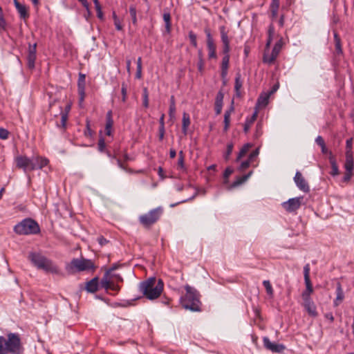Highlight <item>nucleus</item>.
Instances as JSON below:
<instances>
[{
    "label": "nucleus",
    "instance_id": "nucleus-33",
    "mask_svg": "<svg viewBox=\"0 0 354 354\" xmlns=\"http://www.w3.org/2000/svg\"><path fill=\"white\" fill-rule=\"evenodd\" d=\"M242 85H243V83H242V81L241 79V74L237 73L236 75L235 84H234V89L236 91L237 95H239V91H240L241 88L242 87Z\"/></svg>",
    "mask_w": 354,
    "mask_h": 354
},
{
    "label": "nucleus",
    "instance_id": "nucleus-17",
    "mask_svg": "<svg viewBox=\"0 0 354 354\" xmlns=\"http://www.w3.org/2000/svg\"><path fill=\"white\" fill-rule=\"evenodd\" d=\"M344 167L346 171L353 173L354 169V162L352 151H346V160Z\"/></svg>",
    "mask_w": 354,
    "mask_h": 354
},
{
    "label": "nucleus",
    "instance_id": "nucleus-39",
    "mask_svg": "<svg viewBox=\"0 0 354 354\" xmlns=\"http://www.w3.org/2000/svg\"><path fill=\"white\" fill-rule=\"evenodd\" d=\"M263 285L264 288H266V292L268 295L272 296L273 295V289L272 287V285L268 280H264L263 281Z\"/></svg>",
    "mask_w": 354,
    "mask_h": 354
},
{
    "label": "nucleus",
    "instance_id": "nucleus-20",
    "mask_svg": "<svg viewBox=\"0 0 354 354\" xmlns=\"http://www.w3.org/2000/svg\"><path fill=\"white\" fill-rule=\"evenodd\" d=\"M99 281L97 277H94L86 283V290L88 292L94 293L98 289Z\"/></svg>",
    "mask_w": 354,
    "mask_h": 354
},
{
    "label": "nucleus",
    "instance_id": "nucleus-61",
    "mask_svg": "<svg viewBox=\"0 0 354 354\" xmlns=\"http://www.w3.org/2000/svg\"><path fill=\"white\" fill-rule=\"evenodd\" d=\"M279 88V84L277 83L275 84L271 88V90L268 92L270 95L273 93H274Z\"/></svg>",
    "mask_w": 354,
    "mask_h": 354
},
{
    "label": "nucleus",
    "instance_id": "nucleus-52",
    "mask_svg": "<svg viewBox=\"0 0 354 354\" xmlns=\"http://www.w3.org/2000/svg\"><path fill=\"white\" fill-rule=\"evenodd\" d=\"M176 113V104H170L169 109V115L170 118H174Z\"/></svg>",
    "mask_w": 354,
    "mask_h": 354
},
{
    "label": "nucleus",
    "instance_id": "nucleus-15",
    "mask_svg": "<svg viewBox=\"0 0 354 354\" xmlns=\"http://www.w3.org/2000/svg\"><path fill=\"white\" fill-rule=\"evenodd\" d=\"M30 158L32 169H39L47 165L48 160L41 156H32Z\"/></svg>",
    "mask_w": 354,
    "mask_h": 354
},
{
    "label": "nucleus",
    "instance_id": "nucleus-4",
    "mask_svg": "<svg viewBox=\"0 0 354 354\" xmlns=\"http://www.w3.org/2000/svg\"><path fill=\"white\" fill-rule=\"evenodd\" d=\"M185 289L186 294L181 297L180 299L182 306L193 312L201 311V303L197 291L189 285H186Z\"/></svg>",
    "mask_w": 354,
    "mask_h": 354
},
{
    "label": "nucleus",
    "instance_id": "nucleus-64",
    "mask_svg": "<svg viewBox=\"0 0 354 354\" xmlns=\"http://www.w3.org/2000/svg\"><path fill=\"white\" fill-rule=\"evenodd\" d=\"M6 26H7V23H6L4 17L0 18V28L3 30H6Z\"/></svg>",
    "mask_w": 354,
    "mask_h": 354
},
{
    "label": "nucleus",
    "instance_id": "nucleus-41",
    "mask_svg": "<svg viewBox=\"0 0 354 354\" xmlns=\"http://www.w3.org/2000/svg\"><path fill=\"white\" fill-rule=\"evenodd\" d=\"M262 128H263L262 124L261 122H258L256 125V130H255V133L254 135L255 138H258L262 135V133H263Z\"/></svg>",
    "mask_w": 354,
    "mask_h": 354
},
{
    "label": "nucleus",
    "instance_id": "nucleus-60",
    "mask_svg": "<svg viewBox=\"0 0 354 354\" xmlns=\"http://www.w3.org/2000/svg\"><path fill=\"white\" fill-rule=\"evenodd\" d=\"M97 241L101 246H103L108 243V241L102 236L97 238Z\"/></svg>",
    "mask_w": 354,
    "mask_h": 354
},
{
    "label": "nucleus",
    "instance_id": "nucleus-25",
    "mask_svg": "<svg viewBox=\"0 0 354 354\" xmlns=\"http://www.w3.org/2000/svg\"><path fill=\"white\" fill-rule=\"evenodd\" d=\"M219 31L221 34V39L223 43V44H230V40L228 37V33L226 30V28L224 26H221L219 27Z\"/></svg>",
    "mask_w": 354,
    "mask_h": 354
},
{
    "label": "nucleus",
    "instance_id": "nucleus-3",
    "mask_svg": "<svg viewBox=\"0 0 354 354\" xmlns=\"http://www.w3.org/2000/svg\"><path fill=\"white\" fill-rule=\"evenodd\" d=\"M164 283L161 279L151 277L140 283V291L149 299L158 298L163 290Z\"/></svg>",
    "mask_w": 354,
    "mask_h": 354
},
{
    "label": "nucleus",
    "instance_id": "nucleus-24",
    "mask_svg": "<svg viewBox=\"0 0 354 354\" xmlns=\"http://www.w3.org/2000/svg\"><path fill=\"white\" fill-rule=\"evenodd\" d=\"M191 121L189 114L184 112L183 114V119H182V131L183 133L186 135L187 133V129L189 126L190 125Z\"/></svg>",
    "mask_w": 354,
    "mask_h": 354
},
{
    "label": "nucleus",
    "instance_id": "nucleus-29",
    "mask_svg": "<svg viewBox=\"0 0 354 354\" xmlns=\"http://www.w3.org/2000/svg\"><path fill=\"white\" fill-rule=\"evenodd\" d=\"M162 17H163V20H164L165 24L166 31L168 33H169L170 31H171V26L170 13L169 12H164Z\"/></svg>",
    "mask_w": 354,
    "mask_h": 354
},
{
    "label": "nucleus",
    "instance_id": "nucleus-13",
    "mask_svg": "<svg viewBox=\"0 0 354 354\" xmlns=\"http://www.w3.org/2000/svg\"><path fill=\"white\" fill-rule=\"evenodd\" d=\"M37 58V44L31 45L29 44L28 55H27V65L30 69L35 68V60Z\"/></svg>",
    "mask_w": 354,
    "mask_h": 354
},
{
    "label": "nucleus",
    "instance_id": "nucleus-32",
    "mask_svg": "<svg viewBox=\"0 0 354 354\" xmlns=\"http://www.w3.org/2000/svg\"><path fill=\"white\" fill-rule=\"evenodd\" d=\"M207 48L208 50V58L216 59L217 57L216 53V45L215 44H207Z\"/></svg>",
    "mask_w": 354,
    "mask_h": 354
},
{
    "label": "nucleus",
    "instance_id": "nucleus-18",
    "mask_svg": "<svg viewBox=\"0 0 354 354\" xmlns=\"http://www.w3.org/2000/svg\"><path fill=\"white\" fill-rule=\"evenodd\" d=\"M113 125V120L112 118V111H109L106 115V125H105V133L110 136H111V129Z\"/></svg>",
    "mask_w": 354,
    "mask_h": 354
},
{
    "label": "nucleus",
    "instance_id": "nucleus-1",
    "mask_svg": "<svg viewBox=\"0 0 354 354\" xmlns=\"http://www.w3.org/2000/svg\"><path fill=\"white\" fill-rule=\"evenodd\" d=\"M24 351L19 333H8L6 337L0 335V354H23Z\"/></svg>",
    "mask_w": 354,
    "mask_h": 354
},
{
    "label": "nucleus",
    "instance_id": "nucleus-34",
    "mask_svg": "<svg viewBox=\"0 0 354 354\" xmlns=\"http://www.w3.org/2000/svg\"><path fill=\"white\" fill-rule=\"evenodd\" d=\"M234 149V144L232 142H229L227 145L226 151L223 155L224 159L227 161L230 159V156L232 153Z\"/></svg>",
    "mask_w": 354,
    "mask_h": 354
},
{
    "label": "nucleus",
    "instance_id": "nucleus-7",
    "mask_svg": "<svg viewBox=\"0 0 354 354\" xmlns=\"http://www.w3.org/2000/svg\"><path fill=\"white\" fill-rule=\"evenodd\" d=\"M162 212V207L154 208L147 213L140 215L138 221L144 227L149 228L160 219Z\"/></svg>",
    "mask_w": 354,
    "mask_h": 354
},
{
    "label": "nucleus",
    "instance_id": "nucleus-6",
    "mask_svg": "<svg viewBox=\"0 0 354 354\" xmlns=\"http://www.w3.org/2000/svg\"><path fill=\"white\" fill-rule=\"evenodd\" d=\"M66 270L73 274L76 272H82L89 270H94L95 266L91 259H73L70 263L66 265Z\"/></svg>",
    "mask_w": 354,
    "mask_h": 354
},
{
    "label": "nucleus",
    "instance_id": "nucleus-37",
    "mask_svg": "<svg viewBox=\"0 0 354 354\" xmlns=\"http://www.w3.org/2000/svg\"><path fill=\"white\" fill-rule=\"evenodd\" d=\"M129 13L133 24L136 25L137 24V11L134 6L132 5L129 7Z\"/></svg>",
    "mask_w": 354,
    "mask_h": 354
},
{
    "label": "nucleus",
    "instance_id": "nucleus-49",
    "mask_svg": "<svg viewBox=\"0 0 354 354\" xmlns=\"http://www.w3.org/2000/svg\"><path fill=\"white\" fill-rule=\"evenodd\" d=\"M230 118L227 117V115H224V128L223 131L226 132L230 127Z\"/></svg>",
    "mask_w": 354,
    "mask_h": 354
},
{
    "label": "nucleus",
    "instance_id": "nucleus-36",
    "mask_svg": "<svg viewBox=\"0 0 354 354\" xmlns=\"http://www.w3.org/2000/svg\"><path fill=\"white\" fill-rule=\"evenodd\" d=\"M60 115H61L60 124H57V126L59 128H62L63 129H65L66 127V122L68 120V115H67V113H60Z\"/></svg>",
    "mask_w": 354,
    "mask_h": 354
},
{
    "label": "nucleus",
    "instance_id": "nucleus-31",
    "mask_svg": "<svg viewBox=\"0 0 354 354\" xmlns=\"http://www.w3.org/2000/svg\"><path fill=\"white\" fill-rule=\"evenodd\" d=\"M274 35V28L273 25L271 24V25H270V26L268 28V39H267V42L266 44V48L267 49L269 48V47L271 44Z\"/></svg>",
    "mask_w": 354,
    "mask_h": 354
},
{
    "label": "nucleus",
    "instance_id": "nucleus-21",
    "mask_svg": "<svg viewBox=\"0 0 354 354\" xmlns=\"http://www.w3.org/2000/svg\"><path fill=\"white\" fill-rule=\"evenodd\" d=\"M306 290L303 291L301 297L303 301L312 299L310 295L313 292V286L310 281H305Z\"/></svg>",
    "mask_w": 354,
    "mask_h": 354
},
{
    "label": "nucleus",
    "instance_id": "nucleus-51",
    "mask_svg": "<svg viewBox=\"0 0 354 354\" xmlns=\"http://www.w3.org/2000/svg\"><path fill=\"white\" fill-rule=\"evenodd\" d=\"M259 148H257V149H256L254 151H253L250 154L248 159H249L251 162H252V161L254 160V158H257V156L259 155Z\"/></svg>",
    "mask_w": 354,
    "mask_h": 354
},
{
    "label": "nucleus",
    "instance_id": "nucleus-28",
    "mask_svg": "<svg viewBox=\"0 0 354 354\" xmlns=\"http://www.w3.org/2000/svg\"><path fill=\"white\" fill-rule=\"evenodd\" d=\"M111 282L110 280H109V272H105L103 277L102 278L101 281H100V285L102 286V288L106 289V290H109V288H110V286H111Z\"/></svg>",
    "mask_w": 354,
    "mask_h": 354
},
{
    "label": "nucleus",
    "instance_id": "nucleus-47",
    "mask_svg": "<svg viewBox=\"0 0 354 354\" xmlns=\"http://www.w3.org/2000/svg\"><path fill=\"white\" fill-rule=\"evenodd\" d=\"M352 176H353L352 172L346 171L344 177L342 179L341 183H348L350 181Z\"/></svg>",
    "mask_w": 354,
    "mask_h": 354
},
{
    "label": "nucleus",
    "instance_id": "nucleus-56",
    "mask_svg": "<svg viewBox=\"0 0 354 354\" xmlns=\"http://www.w3.org/2000/svg\"><path fill=\"white\" fill-rule=\"evenodd\" d=\"M178 165L179 166H180L181 167H183L184 166V157H183V153L182 151H180L179 152V158H178Z\"/></svg>",
    "mask_w": 354,
    "mask_h": 354
},
{
    "label": "nucleus",
    "instance_id": "nucleus-44",
    "mask_svg": "<svg viewBox=\"0 0 354 354\" xmlns=\"http://www.w3.org/2000/svg\"><path fill=\"white\" fill-rule=\"evenodd\" d=\"M250 162L251 161L249 159L243 161L239 167V170L241 171H244L245 169L250 167Z\"/></svg>",
    "mask_w": 354,
    "mask_h": 354
},
{
    "label": "nucleus",
    "instance_id": "nucleus-46",
    "mask_svg": "<svg viewBox=\"0 0 354 354\" xmlns=\"http://www.w3.org/2000/svg\"><path fill=\"white\" fill-rule=\"evenodd\" d=\"M9 131L2 127H0V139L6 140L8 138Z\"/></svg>",
    "mask_w": 354,
    "mask_h": 354
},
{
    "label": "nucleus",
    "instance_id": "nucleus-62",
    "mask_svg": "<svg viewBox=\"0 0 354 354\" xmlns=\"http://www.w3.org/2000/svg\"><path fill=\"white\" fill-rule=\"evenodd\" d=\"M279 0H272L270 8H279Z\"/></svg>",
    "mask_w": 354,
    "mask_h": 354
},
{
    "label": "nucleus",
    "instance_id": "nucleus-35",
    "mask_svg": "<svg viewBox=\"0 0 354 354\" xmlns=\"http://www.w3.org/2000/svg\"><path fill=\"white\" fill-rule=\"evenodd\" d=\"M78 94L80 96L79 102L81 104L83 102L85 97V86L84 82L80 84V86L78 88Z\"/></svg>",
    "mask_w": 354,
    "mask_h": 354
},
{
    "label": "nucleus",
    "instance_id": "nucleus-55",
    "mask_svg": "<svg viewBox=\"0 0 354 354\" xmlns=\"http://www.w3.org/2000/svg\"><path fill=\"white\" fill-rule=\"evenodd\" d=\"M270 12H271L272 20H274L277 17L279 8H270Z\"/></svg>",
    "mask_w": 354,
    "mask_h": 354
},
{
    "label": "nucleus",
    "instance_id": "nucleus-53",
    "mask_svg": "<svg viewBox=\"0 0 354 354\" xmlns=\"http://www.w3.org/2000/svg\"><path fill=\"white\" fill-rule=\"evenodd\" d=\"M233 173V169L231 167H227L223 173L225 179H227L229 176Z\"/></svg>",
    "mask_w": 354,
    "mask_h": 354
},
{
    "label": "nucleus",
    "instance_id": "nucleus-30",
    "mask_svg": "<svg viewBox=\"0 0 354 354\" xmlns=\"http://www.w3.org/2000/svg\"><path fill=\"white\" fill-rule=\"evenodd\" d=\"M251 147H252V145L250 143L245 144L242 147V148L240 149V151L238 153V156L236 157V161L239 162L241 160V158L242 157H243L247 153V152L248 151V150L250 149V148Z\"/></svg>",
    "mask_w": 354,
    "mask_h": 354
},
{
    "label": "nucleus",
    "instance_id": "nucleus-23",
    "mask_svg": "<svg viewBox=\"0 0 354 354\" xmlns=\"http://www.w3.org/2000/svg\"><path fill=\"white\" fill-rule=\"evenodd\" d=\"M15 8H17L18 12L19 13L20 17L22 19H26L28 17V15L27 12V10L25 6L21 4L17 0L14 1Z\"/></svg>",
    "mask_w": 354,
    "mask_h": 354
},
{
    "label": "nucleus",
    "instance_id": "nucleus-54",
    "mask_svg": "<svg viewBox=\"0 0 354 354\" xmlns=\"http://www.w3.org/2000/svg\"><path fill=\"white\" fill-rule=\"evenodd\" d=\"M109 290H111L117 293L120 291V287L119 285L115 284L113 282H111V286H110Z\"/></svg>",
    "mask_w": 354,
    "mask_h": 354
},
{
    "label": "nucleus",
    "instance_id": "nucleus-59",
    "mask_svg": "<svg viewBox=\"0 0 354 354\" xmlns=\"http://www.w3.org/2000/svg\"><path fill=\"white\" fill-rule=\"evenodd\" d=\"M198 69L200 72H202L204 68V61L203 59L201 57L200 60H198Z\"/></svg>",
    "mask_w": 354,
    "mask_h": 354
},
{
    "label": "nucleus",
    "instance_id": "nucleus-19",
    "mask_svg": "<svg viewBox=\"0 0 354 354\" xmlns=\"http://www.w3.org/2000/svg\"><path fill=\"white\" fill-rule=\"evenodd\" d=\"M344 298V293L342 286L339 283H337L336 287V298L333 301L335 306H338Z\"/></svg>",
    "mask_w": 354,
    "mask_h": 354
},
{
    "label": "nucleus",
    "instance_id": "nucleus-2",
    "mask_svg": "<svg viewBox=\"0 0 354 354\" xmlns=\"http://www.w3.org/2000/svg\"><path fill=\"white\" fill-rule=\"evenodd\" d=\"M28 259L38 270H42L46 273L62 274L59 266L51 259L47 258L40 252H30Z\"/></svg>",
    "mask_w": 354,
    "mask_h": 354
},
{
    "label": "nucleus",
    "instance_id": "nucleus-8",
    "mask_svg": "<svg viewBox=\"0 0 354 354\" xmlns=\"http://www.w3.org/2000/svg\"><path fill=\"white\" fill-rule=\"evenodd\" d=\"M230 44H223V54L224 55L221 64V76L223 80V84L226 83L227 75L228 73L229 63H230Z\"/></svg>",
    "mask_w": 354,
    "mask_h": 354
},
{
    "label": "nucleus",
    "instance_id": "nucleus-63",
    "mask_svg": "<svg viewBox=\"0 0 354 354\" xmlns=\"http://www.w3.org/2000/svg\"><path fill=\"white\" fill-rule=\"evenodd\" d=\"M335 50L338 54L342 53V49L341 46V41H337L335 43Z\"/></svg>",
    "mask_w": 354,
    "mask_h": 354
},
{
    "label": "nucleus",
    "instance_id": "nucleus-5",
    "mask_svg": "<svg viewBox=\"0 0 354 354\" xmlns=\"http://www.w3.org/2000/svg\"><path fill=\"white\" fill-rule=\"evenodd\" d=\"M14 232L19 235L37 234L40 232V228L33 219L25 218L15 225Z\"/></svg>",
    "mask_w": 354,
    "mask_h": 354
},
{
    "label": "nucleus",
    "instance_id": "nucleus-45",
    "mask_svg": "<svg viewBox=\"0 0 354 354\" xmlns=\"http://www.w3.org/2000/svg\"><path fill=\"white\" fill-rule=\"evenodd\" d=\"M97 147H98V150L100 152H103L104 151L105 147H106V144H105L104 139L103 138H100L99 139L98 143H97Z\"/></svg>",
    "mask_w": 354,
    "mask_h": 354
},
{
    "label": "nucleus",
    "instance_id": "nucleus-43",
    "mask_svg": "<svg viewBox=\"0 0 354 354\" xmlns=\"http://www.w3.org/2000/svg\"><path fill=\"white\" fill-rule=\"evenodd\" d=\"M189 38L192 45L193 46H194L195 48H196L197 47L196 35L192 31H190L189 32Z\"/></svg>",
    "mask_w": 354,
    "mask_h": 354
},
{
    "label": "nucleus",
    "instance_id": "nucleus-10",
    "mask_svg": "<svg viewBox=\"0 0 354 354\" xmlns=\"http://www.w3.org/2000/svg\"><path fill=\"white\" fill-rule=\"evenodd\" d=\"M303 198V196L292 198L287 201L283 202L281 205L287 212H292L300 207Z\"/></svg>",
    "mask_w": 354,
    "mask_h": 354
},
{
    "label": "nucleus",
    "instance_id": "nucleus-57",
    "mask_svg": "<svg viewBox=\"0 0 354 354\" xmlns=\"http://www.w3.org/2000/svg\"><path fill=\"white\" fill-rule=\"evenodd\" d=\"M315 142L317 143V145H319V147H322L323 145H325V142L323 139V138L321 136H318L316 138H315Z\"/></svg>",
    "mask_w": 354,
    "mask_h": 354
},
{
    "label": "nucleus",
    "instance_id": "nucleus-16",
    "mask_svg": "<svg viewBox=\"0 0 354 354\" xmlns=\"http://www.w3.org/2000/svg\"><path fill=\"white\" fill-rule=\"evenodd\" d=\"M303 306L310 316L313 317L317 316V307L312 299L303 301Z\"/></svg>",
    "mask_w": 354,
    "mask_h": 354
},
{
    "label": "nucleus",
    "instance_id": "nucleus-22",
    "mask_svg": "<svg viewBox=\"0 0 354 354\" xmlns=\"http://www.w3.org/2000/svg\"><path fill=\"white\" fill-rule=\"evenodd\" d=\"M257 117V111H254L250 118H247L244 123L243 131L246 133L249 131L252 124L256 120Z\"/></svg>",
    "mask_w": 354,
    "mask_h": 354
},
{
    "label": "nucleus",
    "instance_id": "nucleus-14",
    "mask_svg": "<svg viewBox=\"0 0 354 354\" xmlns=\"http://www.w3.org/2000/svg\"><path fill=\"white\" fill-rule=\"evenodd\" d=\"M294 181L297 187L304 192H308L310 187L300 171H297L294 177Z\"/></svg>",
    "mask_w": 354,
    "mask_h": 354
},
{
    "label": "nucleus",
    "instance_id": "nucleus-9",
    "mask_svg": "<svg viewBox=\"0 0 354 354\" xmlns=\"http://www.w3.org/2000/svg\"><path fill=\"white\" fill-rule=\"evenodd\" d=\"M283 46V41L281 38L276 42L271 53H269L268 49L266 48L265 52L263 56V62L268 64H272L274 62L277 57H278Z\"/></svg>",
    "mask_w": 354,
    "mask_h": 354
},
{
    "label": "nucleus",
    "instance_id": "nucleus-38",
    "mask_svg": "<svg viewBox=\"0 0 354 354\" xmlns=\"http://www.w3.org/2000/svg\"><path fill=\"white\" fill-rule=\"evenodd\" d=\"M142 105L145 108L149 107V93L147 88H143L142 92Z\"/></svg>",
    "mask_w": 354,
    "mask_h": 354
},
{
    "label": "nucleus",
    "instance_id": "nucleus-12",
    "mask_svg": "<svg viewBox=\"0 0 354 354\" xmlns=\"http://www.w3.org/2000/svg\"><path fill=\"white\" fill-rule=\"evenodd\" d=\"M263 342L264 347L272 353H281L286 348L285 346L282 344L270 342L268 337L263 338Z\"/></svg>",
    "mask_w": 354,
    "mask_h": 354
},
{
    "label": "nucleus",
    "instance_id": "nucleus-48",
    "mask_svg": "<svg viewBox=\"0 0 354 354\" xmlns=\"http://www.w3.org/2000/svg\"><path fill=\"white\" fill-rule=\"evenodd\" d=\"M205 32L207 37V44H214L210 30L209 29H205Z\"/></svg>",
    "mask_w": 354,
    "mask_h": 354
},
{
    "label": "nucleus",
    "instance_id": "nucleus-50",
    "mask_svg": "<svg viewBox=\"0 0 354 354\" xmlns=\"http://www.w3.org/2000/svg\"><path fill=\"white\" fill-rule=\"evenodd\" d=\"M121 93L122 95V102H125L127 98V86L124 84H122Z\"/></svg>",
    "mask_w": 354,
    "mask_h": 354
},
{
    "label": "nucleus",
    "instance_id": "nucleus-11",
    "mask_svg": "<svg viewBox=\"0 0 354 354\" xmlns=\"http://www.w3.org/2000/svg\"><path fill=\"white\" fill-rule=\"evenodd\" d=\"M15 161L18 168L23 169L26 173L27 171H33L32 169L30 158L24 156H18L15 157Z\"/></svg>",
    "mask_w": 354,
    "mask_h": 354
},
{
    "label": "nucleus",
    "instance_id": "nucleus-40",
    "mask_svg": "<svg viewBox=\"0 0 354 354\" xmlns=\"http://www.w3.org/2000/svg\"><path fill=\"white\" fill-rule=\"evenodd\" d=\"M310 264L306 263L304 267V281H310Z\"/></svg>",
    "mask_w": 354,
    "mask_h": 354
},
{
    "label": "nucleus",
    "instance_id": "nucleus-27",
    "mask_svg": "<svg viewBox=\"0 0 354 354\" xmlns=\"http://www.w3.org/2000/svg\"><path fill=\"white\" fill-rule=\"evenodd\" d=\"M252 174V171H250L247 174H245L241 177L237 178L236 180L232 183V186L233 187H235L236 186L241 185L242 183L245 182L251 176Z\"/></svg>",
    "mask_w": 354,
    "mask_h": 354
},
{
    "label": "nucleus",
    "instance_id": "nucleus-26",
    "mask_svg": "<svg viewBox=\"0 0 354 354\" xmlns=\"http://www.w3.org/2000/svg\"><path fill=\"white\" fill-rule=\"evenodd\" d=\"M270 95L268 93H263L260 95L257 100V105L259 106H266L268 104Z\"/></svg>",
    "mask_w": 354,
    "mask_h": 354
},
{
    "label": "nucleus",
    "instance_id": "nucleus-42",
    "mask_svg": "<svg viewBox=\"0 0 354 354\" xmlns=\"http://www.w3.org/2000/svg\"><path fill=\"white\" fill-rule=\"evenodd\" d=\"M330 167H331V171H330V174L332 176L335 177V176H338L340 174L337 164L332 165H330Z\"/></svg>",
    "mask_w": 354,
    "mask_h": 354
},
{
    "label": "nucleus",
    "instance_id": "nucleus-58",
    "mask_svg": "<svg viewBox=\"0 0 354 354\" xmlns=\"http://www.w3.org/2000/svg\"><path fill=\"white\" fill-rule=\"evenodd\" d=\"M328 160H329L330 165L337 164L336 158L334 156V155L332 153V152H329V153H328Z\"/></svg>",
    "mask_w": 354,
    "mask_h": 354
}]
</instances>
